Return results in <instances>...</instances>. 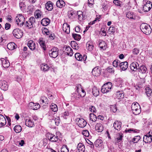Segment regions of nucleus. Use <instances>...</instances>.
Instances as JSON below:
<instances>
[{
    "label": "nucleus",
    "mask_w": 152,
    "mask_h": 152,
    "mask_svg": "<svg viewBox=\"0 0 152 152\" xmlns=\"http://www.w3.org/2000/svg\"><path fill=\"white\" fill-rule=\"evenodd\" d=\"M57 6L59 8H62L65 5V3L63 0H59L57 1Z\"/></svg>",
    "instance_id": "obj_35"
},
{
    "label": "nucleus",
    "mask_w": 152,
    "mask_h": 152,
    "mask_svg": "<svg viewBox=\"0 0 152 152\" xmlns=\"http://www.w3.org/2000/svg\"><path fill=\"white\" fill-rule=\"evenodd\" d=\"M48 139L51 142H56L58 140V137L52 134L48 133L47 134Z\"/></svg>",
    "instance_id": "obj_13"
},
{
    "label": "nucleus",
    "mask_w": 152,
    "mask_h": 152,
    "mask_svg": "<svg viewBox=\"0 0 152 152\" xmlns=\"http://www.w3.org/2000/svg\"><path fill=\"white\" fill-rule=\"evenodd\" d=\"M131 108L133 113L135 115H138L141 113L140 106L137 102L133 103L132 105Z\"/></svg>",
    "instance_id": "obj_2"
},
{
    "label": "nucleus",
    "mask_w": 152,
    "mask_h": 152,
    "mask_svg": "<svg viewBox=\"0 0 152 152\" xmlns=\"http://www.w3.org/2000/svg\"><path fill=\"white\" fill-rule=\"evenodd\" d=\"M53 4L50 1H48L46 4L45 6L46 9L48 11H51L53 9Z\"/></svg>",
    "instance_id": "obj_26"
},
{
    "label": "nucleus",
    "mask_w": 152,
    "mask_h": 152,
    "mask_svg": "<svg viewBox=\"0 0 152 152\" xmlns=\"http://www.w3.org/2000/svg\"><path fill=\"white\" fill-rule=\"evenodd\" d=\"M15 132L17 133H20L22 130V128L20 125H16L14 128Z\"/></svg>",
    "instance_id": "obj_43"
},
{
    "label": "nucleus",
    "mask_w": 152,
    "mask_h": 152,
    "mask_svg": "<svg viewBox=\"0 0 152 152\" xmlns=\"http://www.w3.org/2000/svg\"><path fill=\"white\" fill-rule=\"evenodd\" d=\"M92 93L94 96H97L99 94V90L96 87L94 86L92 89Z\"/></svg>",
    "instance_id": "obj_33"
},
{
    "label": "nucleus",
    "mask_w": 152,
    "mask_h": 152,
    "mask_svg": "<svg viewBox=\"0 0 152 152\" xmlns=\"http://www.w3.org/2000/svg\"><path fill=\"white\" fill-rule=\"evenodd\" d=\"M75 57L76 59L79 61H86L87 58V56L84 55L83 56L79 53H76L75 54Z\"/></svg>",
    "instance_id": "obj_10"
},
{
    "label": "nucleus",
    "mask_w": 152,
    "mask_h": 152,
    "mask_svg": "<svg viewBox=\"0 0 152 152\" xmlns=\"http://www.w3.org/2000/svg\"><path fill=\"white\" fill-rule=\"evenodd\" d=\"M86 46L87 49L89 51H91L94 48V45L93 43L91 41H88L87 42Z\"/></svg>",
    "instance_id": "obj_29"
},
{
    "label": "nucleus",
    "mask_w": 152,
    "mask_h": 152,
    "mask_svg": "<svg viewBox=\"0 0 152 152\" xmlns=\"http://www.w3.org/2000/svg\"><path fill=\"white\" fill-rule=\"evenodd\" d=\"M54 121L56 125L58 126L60 122V119L59 118V117H58L56 118H55Z\"/></svg>",
    "instance_id": "obj_64"
},
{
    "label": "nucleus",
    "mask_w": 152,
    "mask_h": 152,
    "mask_svg": "<svg viewBox=\"0 0 152 152\" xmlns=\"http://www.w3.org/2000/svg\"><path fill=\"white\" fill-rule=\"evenodd\" d=\"M28 107L32 109L37 110L40 108V106L38 103H35L33 102H30L28 104Z\"/></svg>",
    "instance_id": "obj_11"
},
{
    "label": "nucleus",
    "mask_w": 152,
    "mask_h": 152,
    "mask_svg": "<svg viewBox=\"0 0 152 152\" xmlns=\"http://www.w3.org/2000/svg\"><path fill=\"white\" fill-rule=\"evenodd\" d=\"M115 28L114 26H110L108 30L109 34H113L115 32Z\"/></svg>",
    "instance_id": "obj_56"
},
{
    "label": "nucleus",
    "mask_w": 152,
    "mask_h": 152,
    "mask_svg": "<svg viewBox=\"0 0 152 152\" xmlns=\"http://www.w3.org/2000/svg\"><path fill=\"white\" fill-rule=\"evenodd\" d=\"M121 122L118 121H116L113 124V126L115 129L119 131L121 130Z\"/></svg>",
    "instance_id": "obj_19"
},
{
    "label": "nucleus",
    "mask_w": 152,
    "mask_h": 152,
    "mask_svg": "<svg viewBox=\"0 0 152 152\" xmlns=\"http://www.w3.org/2000/svg\"><path fill=\"white\" fill-rule=\"evenodd\" d=\"M68 148L66 145L63 146L61 148V152H69Z\"/></svg>",
    "instance_id": "obj_53"
},
{
    "label": "nucleus",
    "mask_w": 152,
    "mask_h": 152,
    "mask_svg": "<svg viewBox=\"0 0 152 152\" xmlns=\"http://www.w3.org/2000/svg\"><path fill=\"white\" fill-rule=\"evenodd\" d=\"M2 63V65L4 68H8L10 65V63L9 61L7 59V58H1V59Z\"/></svg>",
    "instance_id": "obj_15"
},
{
    "label": "nucleus",
    "mask_w": 152,
    "mask_h": 152,
    "mask_svg": "<svg viewBox=\"0 0 152 152\" xmlns=\"http://www.w3.org/2000/svg\"><path fill=\"white\" fill-rule=\"evenodd\" d=\"M83 134L86 137H88L89 136V132L87 130H83L82 132Z\"/></svg>",
    "instance_id": "obj_59"
},
{
    "label": "nucleus",
    "mask_w": 152,
    "mask_h": 152,
    "mask_svg": "<svg viewBox=\"0 0 152 152\" xmlns=\"http://www.w3.org/2000/svg\"><path fill=\"white\" fill-rule=\"evenodd\" d=\"M128 67V62L126 61L122 62L119 64V67L122 70H125Z\"/></svg>",
    "instance_id": "obj_21"
},
{
    "label": "nucleus",
    "mask_w": 152,
    "mask_h": 152,
    "mask_svg": "<svg viewBox=\"0 0 152 152\" xmlns=\"http://www.w3.org/2000/svg\"><path fill=\"white\" fill-rule=\"evenodd\" d=\"M77 121V124L80 127L83 128L86 126L87 122L85 120L82 118H79Z\"/></svg>",
    "instance_id": "obj_12"
},
{
    "label": "nucleus",
    "mask_w": 152,
    "mask_h": 152,
    "mask_svg": "<svg viewBox=\"0 0 152 152\" xmlns=\"http://www.w3.org/2000/svg\"><path fill=\"white\" fill-rule=\"evenodd\" d=\"M7 38L4 36H1L0 38V45H3L7 43Z\"/></svg>",
    "instance_id": "obj_30"
},
{
    "label": "nucleus",
    "mask_w": 152,
    "mask_h": 152,
    "mask_svg": "<svg viewBox=\"0 0 152 152\" xmlns=\"http://www.w3.org/2000/svg\"><path fill=\"white\" fill-rule=\"evenodd\" d=\"M152 7V4L150 1H147L143 6V9L144 12H147L150 10Z\"/></svg>",
    "instance_id": "obj_9"
},
{
    "label": "nucleus",
    "mask_w": 152,
    "mask_h": 152,
    "mask_svg": "<svg viewBox=\"0 0 152 152\" xmlns=\"http://www.w3.org/2000/svg\"><path fill=\"white\" fill-rule=\"evenodd\" d=\"M72 36L75 40L77 41L79 40L81 38V37L80 34H72Z\"/></svg>",
    "instance_id": "obj_50"
},
{
    "label": "nucleus",
    "mask_w": 152,
    "mask_h": 152,
    "mask_svg": "<svg viewBox=\"0 0 152 152\" xmlns=\"http://www.w3.org/2000/svg\"><path fill=\"white\" fill-rule=\"evenodd\" d=\"M35 22V19L34 17H31L29 20L26 22V25L28 28H30L33 27L34 25Z\"/></svg>",
    "instance_id": "obj_8"
},
{
    "label": "nucleus",
    "mask_w": 152,
    "mask_h": 152,
    "mask_svg": "<svg viewBox=\"0 0 152 152\" xmlns=\"http://www.w3.org/2000/svg\"><path fill=\"white\" fill-rule=\"evenodd\" d=\"M89 110L91 112L94 113H96V108L94 106H91L89 107Z\"/></svg>",
    "instance_id": "obj_60"
},
{
    "label": "nucleus",
    "mask_w": 152,
    "mask_h": 152,
    "mask_svg": "<svg viewBox=\"0 0 152 152\" xmlns=\"http://www.w3.org/2000/svg\"><path fill=\"white\" fill-rule=\"evenodd\" d=\"M102 141L100 139H98L95 142V144L96 145V146H99V145L102 143Z\"/></svg>",
    "instance_id": "obj_62"
},
{
    "label": "nucleus",
    "mask_w": 152,
    "mask_h": 152,
    "mask_svg": "<svg viewBox=\"0 0 152 152\" xmlns=\"http://www.w3.org/2000/svg\"><path fill=\"white\" fill-rule=\"evenodd\" d=\"M40 66L41 70L44 72L48 71L50 68L48 65L45 64H41Z\"/></svg>",
    "instance_id": "obj_36"
},
{
    "label": "nucleus",
    "mask_w": 152,
    "mask_h": 152,
    "mask_svg": "<svg viewBox=\"0 0 152 152\" xmlns=\"http://www.w3.org/2000/svg\"><path fill=\"white\" fill-rule=\"evenodd\" d=\"M145 93L148 97H150L151 96L152 93V89L149 87H146L145 88Z\"/></svg>",
    "instance_id": "obj_44"
},
{
    "label": "nucleus",
    "mask_w": 152,
    "mask_h": 152,
    "mask_svg": "<svg viewBox=\"0 0 152 152\" xmlns=\"http://www.w3.org/2000/svg\"><path fill=\"white\" fill-rule=\"evenodd\" d=\"M42 13L41 11L39 10H36L34 12V15L35 17L37 18H39L41 17Z\"/></svg>",
    "instance_id": "obj_41"
},
{
    "label": "nucleus",
    "mask_w": 152,
    "mask_h": 152,
    "mask_svg": "<svg viewBox=\"0 0 152 152\" xmlns=\"http://www.w3.org/2000/svg\"><path fill=\"white\" fill-rule=\"evenodd\" d=\"M90 120L93 122L97 120V117L94 114L91 113L90 114Z\"/></svg>",
    "instance_id": "obj_46"
},
{
    "label": "nucleus",
    "mask_w": 152,
    "mask_h": 152,
    "mask_svg": "<svg viewBox=\"0 0 152 152\" xmlns=\"http://www.w3.org/2000/svg\"><path fill=\"white\" fill-rule=\"evenodd\" d=\"M77 14L78 15V18L80 21H81L82 20L85 19V16H83L82 11H79L77 12Z\"/></svg>",
    "instance_id": "obj_39"
},
{
    "label": "nucleus",
    "mask_w": 152,
    "mask_h": 152,
    "mask_svg": "<svg viewBox=\"0 0 152 152\" xmlns=\"http://www.w3.org/2000/svg\"><path fill=\"white\" fill-rule=\"evenodd\" d=\"M130 69L134 71H136L139 68V65L137 62H133L130 65Z\"/></svg>",
    "instance_id": "obj_16"
},
{
    "label": "nucleus",
    "mask_w": 152,
    "mask_h": 152,
    "mask_svg": "<svg viewBox=\"0 0 152 152\" xmlns=\"http://www.w3.org/2000/svg\"><path fill=\"white\" fill-rule=\"evenodd\" d=\"M112 83L110 82L104 84L101 88V91L103 93H106L111 91L112 87Z\"/></svg>",
    "instance_id": "obj_3"
},
{
    "label": "nucleus",
    "mask_w": 152,
    "mask_h": 152,
    "mask_svg": "<svg viewBox=\"0 0 152 152\" xmlns=\"http://www.w3.org/2000/svg\"><path fill=\"white\" fill-rule=\"evenodd\" d=\"M8 87L7 82L5 80L0 81V88L4 91L7 90Z\"/></svg>",
    "instance_id": "obj_14"
},
{
    "label": "nucleus",
    "mask_w": 152,
    "mask_h": 152,
    "mask_svg": "<svg viewBox=\"0 0 152 152\" xmlns=\"http://www.w3.org/2000/svg\"><path fill=\"white\" fill-rule=\"evenodd\" d=\"M107 71L110 73H114V70L113 68L109 67L107 68Z\"/></svg>",
    "instance_id": "obj_63"
},
{
    "label": "nucleus",
    "mask_w": 152,
    "mask_h": 152,
    "mask_svg": "<svg viewBox=\"0 0 152 152\" xmlns=\"http://www.w3.org/2000/svg\"><path fill=\"white\" fill-rule=\"evenodd\" d=\"M7 47L9 50H12L16 48L15 44L13 42H11L8 44Z\"/></svg>",
    "instance_id": "obj_38"
},
{
    "label": "nucleus",
    "mask_w": 152,
    "mask_h": 152,
    "mask_svg": "<svg viewBox=\"0 0 152 152\" xmlns=\"http://www.w3.org/2000/svg\"><path fill=\"white\" fill-rule=\"evenodd\" d=\"M143 140L145 143H151L152 140V132H149L143 137Z\"/></svg>",
    "instance_id": "obj_7"
},
{
    "label": "nucleus",
    "mask_w": 152,
    "mask_h": 152,
    "mask_svg": "<svg viewBox=\"0 0 152 152\" xmlns=\"http://www.w3.org/2000/svg\"><path fill=\"white\" fill-rule=\"evenodd\" d=\"M111 110L114 113L117 110V108L115 105H112L110 106Z\"/></svg>",
    "instance_id": "obj_58"
},
{
    "label": "nucleus",
    "mask_w": 152,
    "mask_h": 152,
    "mask_svg": "<svg viewBox=\"0 0 152 152\" xmlns=\"http://www.w3.org/2000/svg\"><path fill=\"white\" fill-rule=\"evenodd\" d=\"M40 45L44 50H45L46 49V45L45 44V41L43 40L42 38L39 39L38 41Z\"/></svg>",
    "instance_id": "obj_28"
},
{
    "label": "nucleus",
    "mask_w": 152,
    "mask_h": 152,
    "mask_svg": "<svg viewBox=\"0 0 152 152\" xmlns=\"http://www.w3.org/2000/svg\"><path fill=\"white\" fill-rule=\"evenodd\" d=\"M48 99L46 97L43 96H41L40 99L39 101L40 103V104H42L44 102H47Z\"/></svg>",
    "instance_id": "obj_51"
},
{
    "label": "nucleus",
    "mask_w": 152,
    "mask_h": 152,
    "mask_svg": "<svg viewBox=\"0 0 152 152\" xmlns=\"http://www.w3.org/2000/svg\"><path fill=\"white\" fill-rule=\"evenodd\" d=\"M69 115L68 111H66L62 114L61 116L64 119H66Z\"/></svg>",
    "instance_id": "obj_54"
},
{
    "label": "nucleus",
    "mask_w": 152,
    "mask_h": 152,
    "mask_svg": "<svg viewBox=\"0 0 152 152\" xmlns=\"http://www.w3.org/2000/svg\"><path fill=\"white\" fill-rule=\"evenodd\" d=\"M50 23V20L48 18H44L41 21V24L44 26H47Z\"/></svg>",
    "instance_id": "obj_25"
},
{
    "label": "nucleus",
    "mask_w": 152,
    "mask_h": 152,
    "mask_svg": "<svg viewBox=\"0 0 152 152\" xmlns=\"http://www.w3.org/2000/svg\"><path fill=\"white\" fill-rule=\"evenodd\" d=\"M14 36L18 39L21 38L23 35V31L18 28L14 29L12 32Z\"/></svg>",
    "instance_id": "obj_6"
},
{
    "label": "nucleus",
    "mask_w": 152,
    "mask_h": 152,
    "mask_svg": "<svg viewBox=\"0 0 152 152\" xmlns=\"http://www.w3.org/2000/svg\"><path fill=\"white\" fill-rule=\"evenodd\" d=\"M115 94L116 98L118 99H121L124 97V94L122 91H117Z\"/></svg>",
    "instance_id": "obj_23"
},
{
    "label": "nucleus",
    "mask_w": 152,
    "mask_h": 152,
    "mask_svg": "<svg viewBox=\"0 0 152 152\" xmlns=\"http://www.w3.org/2000/svg\"><path fill=\"white\" fill-rule=\"evenodd\" d=\"M122 137V134L118 133L117 134L115 139L116 142L118 143L120 142L121 140Z\"/></svg>",
    "instance_id": "obj_37"
},
{
    "label": "nucleus",
    "mask_w": 152,
    "mask_h": 152,
    "mask_svg": "<svg viewBox=\"0 0 152 152\" xmlns=\"http://www.w3.org/2000/svg\"><path fill=\"white\" fill-rule=\"evenodd\" d=\"M95 129L98 132H101L103 130V127L101 124H97L95 126Z\"/></svg>",
    "instance_id": "obj_32"
},
{
    "label": "nucleus",
    "mask_w": 152,
    "mask_h": 152,
    "mask_svg": "<svg viewBox=\"0 0 152 152\" xmlns=\"http://www.w3.org/2000/svg\"><path fill=\"white\" fill-rule=\"evenodd\" d=\"M141 31L146 35L149 34L151 32L152 30L150 26L145 23H142L140 26Z\"/></svg>",
    "instance_id": "obj_1"
},
{
    "label": "nucleus",
    "mask_w": 152,
    "mask_h": 152,
    "mask_svg": "<svg viewBox=\"0 0 152 152\" xmlns=\"http://www.w3.org/2000/svg\"><path fill=\"white\" fill-rule=\"evenodd\" d=\"M80 93H79L78 96V98H79L81 97H84L86 94V92L85 90L83 89V88H82L81 90L80 91Z\"/></svg>",
    "instance_id": "obj_47"
},
{
    "label": "nucleus",
    "mask_w": 152,
    "mask_h": 152,
    "mask_svg": "<svg viewBox=\"0 0 152 152\" xmlns=\"http://www.w3.org/2000/svg\"><path fill=\"white\" fill-rule=\"evenodd\" d=\"M113 2L115 5L117 6L121 7L123 5L122 2L118 0H114Z\"/></svg>",
    "instance_id": "obj_52"
},
{
    "label": "nucleus",
    "mask_w": 152,
    "mask_h": 152,
    "mask_svg": "<svg viewBox=\"0 0 152 152\" xmlns=\"http://www.w3.org/2000/svg\"><path fill=\"white\" fill-rule=\"evenodd\" d=\"M6 120L4 117L0 114V127H2L6 124Z\"/></svg>",
    "instance_id": "obj_22"
},
{
    "label": "nucleus",
    "mask_w": 152,
    "mask_h": 152,
    "mask_svg": "<svg viewBox=\"0 0 152 152\" xmlns=\"http://www.w3.org/2000/svg\"><path fill=\"white\" fill-rule=\"evenodd\" d=\"M147 71V68L145 66H141L140 68L139 72L142 73H145Z\"/></svg>",
    "instance_id": "obj_48"
},
{
    "label": "nucleus",
    "mask_w": 152,
    "mask_h": 152,
    "mask_svg": "<svg viewBox=\"0 0 152 152\" xmlns=\"http://www.w3.org/2000/svg\"><path fill=\"white\" fill-rule=\"evenodd\" d=\"M50 108L51 110L54 112L57 111L58 110L57 105L54 103L51 104L50 105Z\"/></svg>",
    "instance_id": "obj_45"
},
{
    "label": "nucleus",
    "mask_w": 152,
    "mask_h": 152,
    "mask_svg": "<svg viewBox=\"0 0 152 152\" xmlns=\"http://www.w3.org/2000/svg\"><path fill=\"white\" fill-rule=\"evenodd\" d=\"M140 137L139 136H137L135 137L133 139V141L134 143L137 142L140 139Z\"/></svg>",
    "instance_id": "obj_61"
},
{
    "label": "nucleus",
    "mask_w": 152,
    "mask_h": 152,
    "mask_svg": "<svg viewBox=\"0 0 152 152\" xmlns=\"http://www.w3.org/2000/svg\"><path fill=\"white\" fill-rule=\"evenodd\" d=\"M120 63L119 60H114L113 63V66L116 68L119 67V64Z\"/></svg>",
    "instance_id": "obj_49"
},
{
    "label": "nucleus",
    "mask_w": 152,
    "mask_h": 152,
    "mask_svg": "<svg viewBox=\"0 0 152 152\" xmlns=\"http://www.w3.org/2000/svg\"><path fill=\"white\" fill-rule=\"evenodd\" d=\"M82 87L80 84H77L76 85V87L75 88V92L79 94V93H80V91L81 90Z\"/></svg>",
    "instance_id": "obj_42"
},
{
    "label": "nucleus",
    "mask_w": 152,
    "mask_h": 152,
    "mask_svg": "<svg viewBox=\"0 0 152 152\" xmlns=\"http://www.w3.org/2000/svg\"><path fill=\"white\" fill-rule=\"evenodd\" d=\"M25 124L29 127H32L34 126V122L30 118H28L26 120Z\"/></svg>",
    "instance_id": "obj_17"
},
{
    "label": "nucleus",
    "mask_w": 152,
    "mask_h": 152,
    "mask_svg": "<svg viewBox=\"0 0 152 152\" xmlns=\"http://www.w3.org/2000/svg\"><path fill=\"white\" fill-rule=\"evenodd\" d=\"M92 74L95 76H98L100 73V69L98 67L94 68L92 72Z\"/></svg>",
    "instance_id": "obj_31"
},
{
    "label": "nucleus",
    "mask_w": 152,
    "mask_h": 152,
    "mask_svg": "<svg viewBox=\"0 0 152 152\" xmlns=\"http://www.w3.org/2000/svg\"><path fill=\"white\" fill-rule=\"evenodd\" d=\"M28 45L29 48L31 50H34L35 49V44L34 42L32 40H30L28 42Z\"/></svg>",
    "instance_id": "obj_24"
},
{
    "label": "nucleus",
    "mask_w": 152,
    "mask_h": 152,
    "mask_svg": "<svg viewBox=\"0 0 152 152\" xmlns=\"http://www.w3.org/2000/svg\"><path fill=\"white\" fill-rule=\"evenodd\" d=\"M94 4V0H88V6L90 7H93Z\"/></svg>",
    "instance_id": "obj_57"
},
{
    "label": "nucleus",
    "mask_w": 152,
    "mask_h": 152,
    "mask_svg": "<svg viewBox=\"0 0 152 152\" xmlns=\"http://www.w3.org/2000/svg\"><path fill=\"white\" fill-rule=\"evenodd\" d=\"M15 20L17 24L20 26H23L25 18L21 14H19L16 17Z\"/></svg>",
    "instance_id": "obj_5"
},
{
    "label": "nucleus",
    "mask_w": 152,
    "mask_h": 152,
    "mask_svg": "<svg viewBox=\"0 0 152 152\" xmlns=\"http://www.w3.org/2000/svg\"><path fill=\"white\" fill-rule=\"evenodd\" d=\"M70 26L67 23H64L63 25V30L66 33L68 34L70 32Z\"/></svg>",
    "instance_id": "obj_20"
},
{
    "label": "nucleus",
    "mask_w": 152,
    "mask_h": 152,
    "mask_svg": "<svg viewBox=\"0 0 152 152\" xmlns=\"http://www.w3.org/2000/svg\"><path fill=\"white\" fill-rule=\"evenodd\" d=\"M106 45L105 42L103 41H101L99 44V46L101 49H104Z\"/></svg>",
    "instance_id": "obj_55"
},
{
    "label": "nucleus",
    "mask_w": 152,
    "mask_h": 152,
    "mask_svg": "<svg viewBox=\"0 0 152 152\" xmlns=\"http://www.w3.org/2000/svg\"><path fill=\"white\" fill-rule=\"evenodd\" d=\"M126 16L128 18L132 19H136V17L137 16H135L134 15V14L133 13H132L130 12H129L126 13ZM139 19L140 18V17H137Z\"/></svg>",
    "instance_id": "obj_27"
},
{
    "label": "nucleus",
    "mask_w": 152,
    "mask_h": 152,
    "mask_svg": "<svg viewBox=\"0 0 152 152\" xmlns=\"http://www.w3.org/2000/svg\"><path fill=\"white\" fill-rule=\"evenodd\" d=\"M58 49L57 48L54 47L49 51V54L50 57L56 58L58 56Z\"/></svg>",
    "instance_id": "obj_4"
},
{
    "label": "nucleus",
    "mask_w": 152,
    "mask_h": 152,
    "mask_svg": "<svg viewBox=\"0 0 152 152\" xmlns=\"http://www.w3.org/2000/svg\"><path fill=\"white\" fill-rule=\"evenodd\" d=\"M77 149L79 152H84L85 151V146L81 143H79L78 144Z\"/></svg>",
    "instance_id": "obj_34"
},
{
    "label": "nucleus",
    "mask_w": 152,
    "mask_h": 152,
    "mask_svg": "<svg viewBox=\"0 0 152 152\" xmlns=\"http://www.w3.org/2000/svg\"><path fill=\"white\" fill-rule=\"evenodd\" d=\"M64 52L65 54L68 56H72V50L69 46H66Z\"/></svg>",
    "instance_id": "obj_18"
},
{
    "label": "nucleus",
    "mask_w": 152,
    "mask_h": 152,
    "mask_svg": "<svg viewBox=\"0 0 152 152\" xmlns=\"http://www.w3.org/2000/svg\"><path fill=\"white\" fill-rule=\"evenodd\" d=\"M71 45L72 47L75 50H78L79 49V47L78 44L75 41H72L71 42Z\"/></svg>",
    "instance_id": "obj_40"
}]
</instances>
